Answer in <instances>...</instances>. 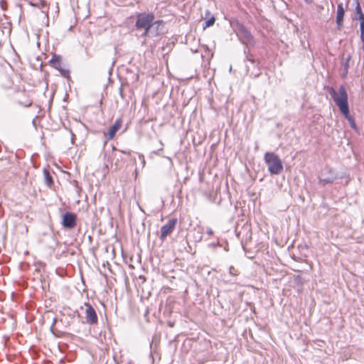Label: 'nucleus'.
I'll return each instance as SVG.
<instances>
[{
	"instance_id": "f257e3e1",
	"label": "nucleus",
	"mask_w": 364,
	"mask_h": 364,
	"mask_svg": "<svg viewBox=\"0 0 364 364\" xmlns=\"http://www.w3.org/2000/svg\"><path fill=\"white\" fill-rule=\"evenodd\" d=\"M339 93L333 87H328V92L331 96L335 104L338 107L343 116L348 121L350 127L358 132V128L354 118L350 114L349 105L348 102V93L343 85H340Z\"/></svg>"
},
{
	"instance_id": "f03ea898",
	"label": "nucleus",
	"mask_w": 364,
	"mask_h": 364,
	"mask_svg": "<svg viewBox=\"0 0 364 364\" xmlns=\"http://www.w3.org/2000/svg\"><path fill=\"white\" fill-rule=\"evenodd\" d=\"M154 15L153 13H139L136 15L135 26L138 30H144L143 37L149 36L150 30L153 27Z\"/></svg>"
},
{
	"instance_id": "7ed1b4c3",
	"label": "nucleus",
	"mask_w": 364,
	"mask_h": 364,
	"mask_svg": "<svg viewBox=\"0 0 364 364\" xmlns=\"http://www.w3.org/2000/svg\"><path fill=\"white\" fill-rule=\"evenodd\" d=\"M264 159L268 166V171L272 175H278L282 171V160L274 152H266Z\"/></svg>"
},
{
	"instance_id": "20e7f679",
	"label": "nucleus",
	"mask_w": 364,
	"mask_h": 364,
	"mask_svg": "<svg viewBox=\"0 0 364 364\" xmlns=\"http://www.w3.org/2000/svg\"><path fill=\"white\" fill-rule=\"evenodd\" d=\"M235 32L242 45H246V42L250 43L252 45H255L254 37L245 25L237 22L235 26Z\"/></svg>"
},
{
	"instance_id": "39448f33",
	"label": "nucleus",
	"mask_w": 364,
	"mask_h": 364,
	"mask_svg": "<svg viewBox=\"0 0 364 364\" xmlns=\"http://www.w3.org/2000/svg\"><path fill=\"white\" fill-rule=\"evenodd\" d=\"M77 224V215L75 213L67 211L62 216V225L66 229H73Z\"/></svg>"
},
{
	"instance_id": "423d86ee",
	"label": "nucleus",
	"mask_w": 364,
	"mask_h": 364,
	"mask_svg": "<svg viewBox=\"0 0 364 364\" xmlns=\"http://www.w3.org/2000/svg\"><path fill=\"white\" fill-rule=\"evenodd\" d=\"M177 221L178 220L176 218H173L168 220V221L161 228L160 239L162 241H164L166 237L173 231Z\"/></svg>"
},
{
	"instance_id": "0eeeda50",
	"label": "nucleus",
	"mask_w": 364,
	"mask_h": 364,
	"mask_svg": "<svg viewBox=\"0 0 364 364\" xmlns=\"http://www.w3.org/2000/svg\"><path fill=\"white\" fill-rule=\"evenodd\" d=\"M86 306L85 309V318L87 323L93 325L98 322V318L95 309L90 303H85Z\"/></svg>"
},
{
	"instance_id": "6e6552de",
	"label": "nucleus",
	"mask_w": 364,
	"mask_h": 364,
	"mask_svg": "<svg viewBox=\"0 0 364 364\" xmlns=\"http://www.w3.org/2000/svg\"><path fill=\"white\" fill-rule=\"evenodd\" d=\"M344 14H345V9L343 8V4L339 3L337 6V12H336V24H337L338 29H341L343 26Z\"/></svg>"
},
{
	"instance_id": "1a4fd4ad",
	"label": "nucleus",
	"mask_w": 364,
	"mask_h": 364,
	"mask_svg": "<svg viewBox=\"0 0 364 364\" xmlns=\"http://www.w3.org/2000/svg\"><path fill=\"white\" fill-rule=\"evenodd\" d=\"M164 22L162 20L153 21V27L150 30L149 33H151L153 36H156L163 33V25Z\"/></svg>"
},
{
	"instance_id": "9d476101",
	"label": "nucleus",
	"mask_w": 364,
	"mask_h": 364,
	"mask_svg": "<svg viewBox=\"0 0 364 364\" xmlns=\"http://www.w3.org/2000/svg\"><path fill=\"white\" fill-rule=\"evenodd\" d=\"M122 126V120L120 119H117L114 123L109 127L107 132V139L111 140L115 136L117 132L119 129Z\"/></svg>"
},
{
	"instance_id": "9b49d317",
	"label": "nucleus",
	"mask_w": 364,
	"mask_h": 364,
	"mask_svg": "<svg viewBox=\"0 0 364 364\" xmlns=\"http://www.w3.org/2000/svg\"><path fill=\"white\" fill-rule=\"evenodd\" d=\"M49 63H50V65L56 70H59L61 68H63L62 67V57L60 55L54 54L53 55V57L51 58V59L49 60Z\"/></svg>"
},
{
	"instance_id": "f8f14e48",
	"label": "nucleus",
	"mask_w": 364,
	"mask_h": 364,
	"mask_svg": "<svg viewBox=\"0 0 364 364\" xmlns=\"http://www.w3.org/2000/svg\"><path fill=\"white\" fill-rule=\"evenodd\" d=\"M329 173L331 174L330 176L324 178H319V185L324 186L326 184L332 183L338 178L331 170L329 171Z\"/></svg>"
},
{
	"instance_id": "ddd939ff",
	"label": "nucleus",
	"mask_w": 364,
	"mask_h": 364,
	"mask_svg": "<svg viewBox=\"0 0 364 364\" xmlns=\"http://www.w3.org/2000/svg\"><path fill=\"white\" fill-rule=\"evenodd\" d=\"M39 4V7H38L43 14H45V18H46L47 21L49 20V6L47 2L45 0H40L39 2H38Z\"/></svg>"
},
{
	"instance_id": "4468645a",
	"label": "nucleus",
	"mask_w": 364,
	"mask_h": 364,
	"mask_svg": "<svg viewBox=\"0 0 364 364\" xmlns=\"http://www.w3.org/2000/svg\"><path fill=\"white\" fill-rule=\"evenodd\" d=\"M228 274L232 277H236L237 275H239L240 272L238 271V269H235L233 266H231L228 269ZM226 282H228L229 284H238L236 278L228 279V280H227Z\"/></svg>"
},
{
	"instance_id": "2eb2a0df",
	"label": "nucleus",
	"mask_w": 364,
	"mask_h": 364,
	"mask_svg": "<svg viewBox=\"0 0 364 364\" xmlns=\"http://www.w3.org/2000/svg\"><path fill=\"white\" fill-rule=\"evenodd\" d=\"M355 2L356 4L355 11L357 15L355 18L360 21V22L361 21H364V14L362 11V9H361V6L360 5L358 0H355Z\"/></svg>"
},
{
	"instance_id": "dca6fc26",
	"label": "nucleus",
	"mask_w": 364,
	"mask_h": 364,
	"mask_svg": "<svg viewBox=\"0 0 364 364\" xmlns=\"http://www.w3.org/2000/svg\"><path fill=\"white\" fill-rule=\"evenodd\" d=\"M43 175H44V179L46 184L50 187L53 184V180L51 174L50 173L49 171L44 169L43 170Z\"/></svg>"
},
{
	"instance_id": "f3484780",
	"label": "nucleus",
	"mask_w": 364,
	"mask_h": 364,
	"mask_svg": "<svg viewBox=\"0 0 364 364\" xmlns=\"http://www.w3.org/2000/svg\"><path fill=\"white\" fill-rule=\"evenodd\" d=\"M215 21V18L214 16H211L210 18L206 20L204 23L203 24V28H206L208 27H210L214 24Z\"/></svg>"
},
{
	"instance_id": "a211bd4d",
	"label": "nucleus",
	"mask_w": 364,
	"mask_h": 364,
	"mask_svg": "<svg viewBox=\"0 0 364 364\" xmlns=\"http://www.w3.org/2000/svg\"><path fill=\"white\" fill-rule=\"evenodd\" d=\"M360 40L363 43L362 49L364 50V21L360 22Z\"/></svg>"
},
{
	"instance_id": "6ab92c4d",
	"label": "nucleus",
	"mask_w": 364,
	"mask_h": 364,
	"mask_svg": "<svg viewBox=\"0 0 364 364\" xmlns=\"http://www.w3.org/2000/svg\"><path fill=\"white\" fill-rule=\"evenodd\" d=\"M58 70L60 72V75L63 77L67 78V79H69L70 77L69 70L61 68L60 69H59Z\"/></svg>"
},
{
	"instance_id": "aec40b11",
	"label": "nucleus",
	"mask_w": 364,
	"mask_h": 364,
	"mask_svg": "<svg viewBox=\"0 0 364 364\" xmlns=\"http://www.w3.org/2000/svg\"><path fill=\"white\" fill-rule=\"evenodd\" d=\"M54 326H53L51 325L50 327V332L53 333V335L55 336V337H57V338H60L62 336V334H63V332L61 331H57L55 330L54 328Z\"/></svg>"
},
{
	"instance_id": "412c9836",
	"label": "nucleus",
	"mask_w": 364,
	"mask_h": 364,
	"mask_svg": "<svg viewBox=\"0 0 364 364\" xmlns=\"http://www.w3.org/2000/svg\"><path fill=\"white\" fill-rule=\"evenodd\" d=\"M350 59H351V56L349 54V55H348V56L344 60V62L343 63V68H346V69L348 70V68H349V62H350Z\"/></svg>"
},
{
	"instance_id": "4be33fe9",
	"label": "nucleus",
	"mask_w": 364,
	"mask_h": 364,
	"mask_svg": "<svg viewBox=\"0 0 364 364\" xmlns=\"http://www.w3.org/2000/svg\"><path fill=\"white\" fill-rule=\"evenodd\" d=\"M245 60L249 61L252 64L256 63V60L253 58L252 55L251 54H247V55H245Z\"/></svg>"
},
{
	"instance_id": "5701e85b",
	"label": "nucleus",
	"mask_w": 364,
	"mask_h": 364,
	"mask_svg": "<svg viewBox=\"0 0 364 364\" xmlns=\"http://www.w3.org/2000/svg\"><path fill=\"white\" fill-rule=\"evenodd\" d=\"M20 105L26 107H28L29 106L31 105L32 104V100H29V99H27L26 101L23 102V101H19L18 102Z\"/></svg>"
},
{
	"instance_id": "b1692460",
	"label": "nucleus",
	"mask_w": 364,
	"mask_h": 364,
	"mask_svg": "<svg viewBox=\"0 0 364 364\" xmlns=\"http://www.w3.org/2000/svg\"><path fill=\"white\" fill-rule=\"evenodd\" d=\"M348 73V69L346 70V68H343V70L341 74V77L343 79L346 78L347 77Z\"/></svg>"
},
{
	"instance_id": "393cba45",
	"label": "nucleus",
	"mask_w": 364,
	"mask_h": 364,
	"mask_svg": "<svg viewBox=\"0 0 364 364\" xmlns=\"http://www.w3.org/2000/svg\"><path fill=\"white\" fill-rule=\"evenodd\" d=\"M245 47H244V50H243V53L245 55H247V54H250V49L248 48V46H247V42H246V45H244Z\"/></svg>"
},
{
	"instance_id": "a878e982",
	"label": "nucleus",
	"mask_w": 364,
	"mask_h": 364,
	"mask_svg": "<svg viewBox=\"0 0 364 364\" xmlns=\"http://www.w3.org/2000/svg\"><path fill=\"white\" fill-rule=\"evenodd\" d=\"M139 158L141 161L142 166L144 167L145 166V159L142 154H139Z\"/></svg>"
},
{
	"instance_id": "bb28decb",
	"label": "nucleus",
	"mask_w": 364,
	"mask_h": 364,
	"mask_svg": "<svg viewBox=\"0 0 364 364\" xmlns=\"http://www.w3.org/2000/svg\"><path fill=\"white\" fill-rule=\"evenodd\" d=\"M28 3V4H29L30 6H33V7H36V8L39 7V4H38V3H34V2L31 1H29Z\"/></svg>"
},
{
	"instance_id": "cd10ccee",
	"label": "nucleus",
	"mask_w": 364,
	"mask_h": 364,
	"mask_svg": "<svg viewBox=\"0 0 364 364\" xmlns=\"http://www.w3.org/2000/svg\"><path fill=\"white\" fill-rule=\"evenodd\" d=\"M159 143H160V144H161V148H160V149H159L157 151H153V153H154V154H159V152L163 150V146H164V144H163V143L161 142V141H159Z\"/></svg>"
},
{
	"instance_id": "c85d7f7f",
	"label": "nucleus",
	"mask_w": 364,
	"mask_h": 364,
	"mask_svg": "<svg viewBox=\"0 0 364 364\" xmlns=\"http://www.w3.org/2000/svg\"><path fill=\"white\" fill-rule=\"evenodd\" d=\"M295 282H296V284H302V283H303L302 281H301V277L300 276H296L295 277Z\"/></svg>"
},
{
	"instance_id": "c756f323",
	"label": "nucleus",
	"mask_w": 364,
	"mask_h": 364,
	"mask_svg": "<svg viewBox=\"0 0 364 364\" xmlns=\"http://www.w3.org/2000/svg\"><path fill=\"white\" fill-rule=\"evenodd\" d=\"M206 233L209 235H212L213 234V231L211 228L207 227L206 228Z\"/></svg>"
},
{
	"instance_id": "7c9ffc66",
	"label": "nucleus",
	"mask_w": 364,
	"mask_h": 364,
	"mask_svg": "<svg viewBox=\"0 0 364 364\" xmlns=\"http://www.w3.org/2000/svg\"><path fill=\"white\" fill-rule=\"evenodd\" d=\"M56 321H57V318H54L53 319V323H52V324H51V325L55 326V323H56Z\"/></svg>"
},
{
	"instance_id": "2f4dec72",
	"label": "nucleus",
	"mask_w": 364,
	"mask_h": 364,
	"mask_svg": "<svg viewBox=\"0 0 364 364\" xmlns=\"http://www.w3.org/2000/svg\"><path fill=\"white\" fill-rule=\"evenodd\" d=\"M304 1H305L306 4H311L312 0H304Z\"/></svg>"
},
{
	"instance_id": "473e14b6",
	"label": "nucleus",
	"mask_w": 364,
	"mask_h": 364,
	"mask_svg": "<svg viewBox=\"0 0 364 364\" xmlns=\"http://www.w3.org/2000/svg\"><path fill=\"white\" fill-rule=\"evenodd\" d=\"M119 92H120V95L122 96V97H123L122 88L119 89Z\"/></svg>"
},
{
	"instance_id": "72a5a7b5",
	"label": "nucleus",
	"mask_w": 364,
	"mask_h": 364,
	"mask_svg": "<svg viewBox=\"0 0 364 364\" xmlns=\"http://www.w3.org/2000/svg\"><path fill=\"white\" fill-rule=\"evenodd\" d=\"M70 133H71L72 136H73V137H74V136H75V134H73V132L71 130H70Z\"/></svg>"
}]
</instances>
